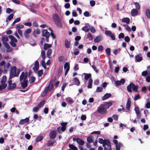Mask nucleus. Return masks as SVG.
<instances>
[{
    "label": "nucleus",
    "instance_id": "f257e3e1",
    "mask_svg": "<svg viewBox=\"0 0 150 150\" xmlns=\"http://www.w3.org/2000/svg\"><path fill=\"white\" fill-rule=\"evenodd\" d=\"M53 16L54 21L57 26L60 28H62V24L58 15L57 13H55L53 15Z\"/></svg>",
    "mask_w": 150,
    "mask_h": 150
},
{
    "label": "nucleus",
    "instance_id": "f03ea898",
    "mask_svg": "<svg viewBox=\"0 0 150 150\" xmlns=\"http://www.w3.org/2000/svg\"><path fill=\"white\" fill-rule=\"evenodd\" d=\"M139 86L138 85H135L133 83H130L129 85L127 86V91L129 93H131L132 91V88L133 91L135 92H137Z\"/></svg>",
    "mask_w": 150,
    "mask_h": 150
},
{
    "label": "nucleus",
    "instance_id": "7ed1b4c3",
    "mask_svg": "<svg viewBox=\"0 0 150 150\" xmlns=\"http://www.w3.org/2000/svg\"><path fill=\"white\" fill-rule=\"evenodd\" d=\"M54 82V80H52L50 81L48 86L44 90L43 93V95L42 96H44L46 95L47 94V91H52L53 88V85Z\"/></svg>",
    "mask_w": 150,
    "mask_h": 150
},
{
    "label": "nucleus",
    "instance_id": "20e7f679",
    "mask_svg": "<svg viewBox=\"0 0 150 150\" xmlns=\"http://www.w3.org/2000/svg\"><path fill=\"white\" fill-rule=\"evenodd\" d=\"M110 141L108 139H106L105 143L102 145L104 150H112L111 145Z\"/></svg>",
    "mask_w": 150,
    "mask_h": 150
},
{
    "label": "nucleus",
    "instance_id": "39448f33",
    "mask_svg": "<svg viewBox=\"0 0 150 150\" xmlns=\"http://www.w3.org/2000/svg\"><path fill=\"white\" fill-rule=\"evenodd\" d=\"M50 36V33L47 30L44 29L42 31V36L46 37V41L47 42H49V37Z\"/></svg>",
    "mask_w": 150,
    "mask_h": 150
},
{
    "label": "nucleus",
    "instance_id": "423d86ee",
    "mask_svg": "<svg viewBox=\"0 0 150 150\" xmlns=\"http://www.w3.org/2000/svg\"><path fill=\"white\" fill-rule=\"evenodd\" d=\"M107 110L105 108L103 104H101L98 107L97 109L98 112L101 114H104L106 112Z\"/></svg>",
    "mask_w": 150,
    "mask_h": 150
},
{
    "label": "nucleus",
    "instance_id": "0eeeda50",
    "mask_svg": "<svg viewBox=\"0 0 150 150\" xmlns=\"http://www.w3.org/2000/svg\"><path fill=\"white\" fill-rule=\"evenodd\" d=\"M28 73L27 72H25V73L23 71L22 72L20 76V81H23L28 80L26 79L28 77Z\"/></svg>",
    "mask_w": 150,
    "mask_h": 150
},
{
    "label": "nucleus",
    "instance_id": "6e6552de",
    "mask_svg": "<svg viewBox=\"0 0 150 150\" xmlns=\"http://www.w3.org/2000/svg\"><path fill=\"white\" fill-rule=\"evenodd\" d=\"M16 67L14 66L12 67L10 71V76L9 79H11L13 77H14V74L16 70Z\"/></svg>",
    "mask_w": 150,
    "mask_h": 150
},
{
    "label": "nucleus",
    "instance_id": "1a4fd4ad",
    "mask_svg": "<svg viewBox=\"0 0 150 150\" xmlns=\"http://www.w3.org/2000/svg\"><path fill=\"white\" fill-rule=\"evenodd\" d=\"M8 81V88L9 90H11L16 88V85L15 83H12V81L11 79H10Z\"/></svg>",
    "mask_w": 150,
    "mask_h": 150
},
{
    "label": "nucleus",
    "instance_id": "9d476101",
    "mask_svg": "<svg viewBox=\"0 0 150 150\" xmlns=\"http://www.w3.org/2000/svg\"><path fill=\"white\" fill-rule=\"evenodd\" d=\"M105 34L108 36L110 37L112 40H115V35L110 30H105Z\"/></svg>",
    "mask_w": 150,
    "mask_h": 150
},
{
    "label": "nucleus",
    "instance_id": "9b49d317",
    "mask_svg": "<svg viewBox=\"0 0 150 150\" xmlns=\"http://www.w3.org/2000/svg\"><path fill=\"white\" fill-rule=\"evenodd\" d=\"M57 135V132L56 131L53 130L50 132L49 134V136L50 138L53 139L55 138Z\"/></svg>",
    "mask_w": 150,
    "mask_h": 150
},
{
    "label": "nucleus",
    "instance_id": "f8f14e48",
    "mask_svg": "<svg viewBox=\"0 0 150 150\" xmlns=\"http://www.w3.org/2000/svg\"><path fill=\"white\" fill-rule=\"evenodd\" d=\"M74 141H76L77 143L79 145H83L85 143L84 142L79 138H74L73 139Z\"/></svg>",
    "mask_w": 150,
    "mask_h": 150
},
{
    "label": "nucleus",
    "instance_id": "ddd939ff",
    "mask_svg": "<svg viewBox=\"0 0 150 150\" xmlns=\"http://www.w3.org/2000/svg\"><path fill=\"white\" fill-rule=\"evenodd\" d=\"M31 30L30 28L27 29L25 31L24 34L25 37L26 38H28L29 37V35L28 34H29L31 32Z\"/></svg>",
    "mask_w": 150,
    "mask_h": 150
},
{
    "label": "nucleus",
    "instance_id": "4468645a",
    "mask_svg": "<svg viewBox=\"0 0 150 150\" xmlns=\"http://www.w3.org/2000/svg\"><path fill=\"white\" fill-rule=\"evenodd\" d=\"M39 63L38 61H35L34 64V67L33 68V70L35 71H38L39 67Z\"/></svg>",
    "mask_w": 150,
    "mask_h": 150
},
{
    "label": "nucleus",
    "instance_id": "2eb2a0df",
    "mask_svg": "<svg viewBox=\"0 0 150 150\" xmlns=\"http://www.w3.org/2000/svg\"><path fill=\"white\" fill-rule=\"evenodd\" d=\"M131 102L130 100V99L129 98H128L127 99V100L126 105V108L128 110H130V109L131 106Z\"/></svg>",
    "mask_w": 150,
    "mask_h": 150
},
{
    "label": "nucleus",
    "instance_id": "dca6fc26",
    "mask_svg": "<svg viewBox=\"0 0 150 150\" xmlns=\"http://www.w3.org/2000/svg\"><path fill=\"white\" fill-rule=\"evenodd\" d=\"M21 86L23 88H26L28 86V80L23 81H21Z\"/></svg>",
    "mask_w": 150,
    "mask_h": 150
},
{
    "label": "nucleus",
    "instance_id": "f3484780",
    "mask_svg": "<svg viewBox=\"0 0 150 150\" xmlns=\"http://www.w3.org/2000/svg\"><path fill=\"white\" fill-rule=\"evenodd\" d=\"M104 107L106 109V110L108 109L112 105V103L110 102H105L104 104H103Z\"/></svg>",
    "mask_w": 150,
    "mask_h": 150
},
{
    "label": "nucleus",
    "instance_id": "a211bd4d",
    "mask_svg": "<svg viewBox=\"0 0 150 150\" xmlns=\"http://www.w3.org/2000/svg\"><path fill=\"white\" fill-rule=\"evenodd\" d=\"M29 120V118L26 117L25 119L21 120L19 122V124L21 125H23L24 123L28 122Z\"/></svg>",
    "mask_w": 150,
    "mask_h": 150
},
{
    "label": "nucleus",
    "instance_id": "6ab92c4d",
    "mask_svg": "<svg viewBox=\"0 0 150 150\" xmlns=\"http://www.w3.org/2000/svg\"><path fill=\"white\" fill-rule=\"evenodd\" d=\"M64 45L65 47L67 49L69 48L70 47L71 42L70 41H68L67 40H65L64 41Z\"/></svg>",
    "mask_w": 150,
    "mask_h": 150
},
{
    "label": "nucleus",
    "instance_id": "aec40b11",
    "mask_svg": "<svg viewBox=\"0 0 150 150\" xmlns=\"http://www.w3.org/2000/svg\"><path fill=\"white\" fill-rule=\"evenodd\" d=\"M131 15L133 16H134L137 15L138 11L136 9L134 8L131 10Z\"/></svg>",
    "mask_w": 150,
    "mask_h": 150
},
{
    "label": "nucleus",
    "instance_id": "412c9836",
    "mask_svg": "<svg viewBox=\"0 0 150 150\" xmlns=\"http://www.w3.org/2000/svg\"><path fill=\"white\" fill-rule=\"evenodd\" d=\"M111 96V94L110 93H107L105 94L102 98V100H105Z\"/></svg>",
    "mask_w": 150,
    "mask_h": 150
},
{
    "label": "nucleus",
    "instance_id": "4be33fe9",
    "mask_svg": "<svg viewBox=\"0 0 150 150\" xmlns=\"http://www.w3.org/2000/svg\"><path fill=\"white\" fill-rule=\"evenodd\" d=\"M83 74L85 75L84 78L86 80H88L89 79H90L91 77V74L90 73H83Z\"/></svg>",
    "mask_w": 150,
    "mask_h": 150
},
{
    "label": "nucleus",
    "instance_id": "5701e85b",
    "mask_svg": "<svg viewBox=\"0 0 150 150\" xmlns=\"http://www.w3.org/2000/svg\"><path fill=\"white\" fill-rule=\"evenodd\" d=\"M8 37L9 38V39L11 40V41H13L16 43L17 42V40L12 35H9L8 36Z\"/></svg>",
    "mask_w": 150,
    "mask_h": 150
},
{
    "label": "nucleus",
    "instance_id": "b1692460",
    "mask_svg": "<svg viewBox=\"0 0 150 150\" xmlns=\"http://www.w3.org/2000/svg\"><path fill=\"white\" fill-rule=\"evenodd\" d=\"M101 37L100 36H97L94 39V42L96 43H98L101 40Z\"/></svg>",
    "mask_w": 150,
    "mask_h": 150
},
{
    "label": "nucleus",
    "instance_id": "393cba45",
    "mask_svg": "<svg viewBox=\"0 0 150 150\" xmlns=\"http://www.w3.org/2000/svg\"><path fill=\"white\" fill-rule=\"evenodd\" d=\"M55 142V141H52L51 140L49 141L47 144V146H50L52 145Z\"/></svg>",
    "mask_w": 150,
    "mask_h": 150
},
{
    "label": "nucleus",
    "instance_id": "a878e982",
    "mask_svg": "<svg viewBox=\"0 0 150 150\" xmlns=\"http://www.w3.org/2000/svg\"><path fill=\"white\" fill-rule=\"evenodd\" d=\"M122 21L123 22H125L129 24L130 23V19L128 18H125L122 19Z\"/></svg>",
    "mask_w": 150,
    "mask_h": 150
},
{
    "label": "nucleus",
    "instance_id": "bb28decb",
    "mask_svg": "<svg viewBox=\"0 0 150 150\" xmlns=\"http://www.w3.org/2000/svg\"><path fill=\"white\" fill-rule=\"evenodd\" d=\"M51 47L52 45L51 44L45 43L44 44L43 48L45 50H46L47 49Z\"/></svg>",
    "mask_w": 150,
    "mask_h": 150
},
{
    "label": "nucleus",
    "instance_id": "cd10ccee",
    "mask_svg": "<svg viewBox=\"0 0 150 150\" xmlns=\"http://www.w3.org/2000/svg\"><path fill=\"white\" fill-rule=\"evenodd\" d=\"M135 58L137 62H140L143 59L142 57H139V55L135 56Z\"/></svg>",
    "mask_w": 150,
    "mask_h": 150
},
{
    "label": "nucleus",
    "instance_id": "c85d7f7f",
    "mask_svg": "<svg viewBox=\"0 0 150 150\" xmlns=\"http://www.w3.org/2000/svg\"><path fill=\"white\" fill-rule=\"evenodd\" d=\"M92 83H93V80L91 79H89L88 80V88H91Z\"/></svg>",
    "mask_w": 150,
    "mask_h": 150
},
{
    "label": "nucleus",
    "instance_id": "c756f323",
    "mask_svg": "<svg viewBox=\"0 0 150 150\" xmlns=\"http://www.w3.org/2000/svg\"><path fill=\"white\" fill-rule=\"evenodd\" d=\"M43 139V137L42 136H40L36 138L35 141L36 143H37L41 141Z\"/></svg>",
    "mask_w": 150,
    "mask_h": 150
},
{
    "label": "nucleus",
    "instance_id": "7c9ffc66",
    "mask_svg": "<svg viewBox=\"0 0 150 150\" xmlns=\"http://www.w3.org/2000/svg\"><path fill=\"white\" fill-rule=\"evenodd\" d=\"M73 81L75 83V84L77 86H79L80 84V82L79 79L76 77L74 78L73 79Z\"/></svg>",
    "mask_w": 150,
    "mask_h": 150
},
{
    "label": "nucleus",
    "instance_id": "2f4dec72",
    "mask_svg": "<svg viewBox=\"0 0 150 150\" xmlns=\"http://www.w3.org/2000/svg\"><path fill=\"white\" fill-rule=\"evenodd\" d=\"M45 103V100H42V101L40 102L37 105L38 107L39 108L42 107L44 105Z\"/></svg>",
    "mask_w": 150,
    "mask_h": 150
},
{
    "label": "nucleus",
    "instance_id": "473e14b6",
    "mask_svg": "<svg viewBox=\"0 0 150 150\" xmlns=\"http://www.w3.org/2000/svg\"><path fill=\"white\" fill-rule=\"evenodd\" d=\"M145 14L147 17L149 19H150V10L149 9H146V11Z\"/></svg>",
    "mask_w": 150,
    "mask_h": 150
},
{
    "label": "nucleus",
    "instance_id": "72a5a7b5",
    "mask_svg": "<svg viewBox=\"0 0 150 150\" xmlns=\"http://www.w3.org/2000/svg\"><path fill=\"white\" fill-rule=\"evenodd\" d=\"M7 84L5 83H2L1 85H0V91L4 89L7 86Z\"/></svg>",
    "mask_w": 150,
    "mask_h": 150
},
{
    "label": "nucleus",
    "instance_id": "f704fd0d",
    "mask_svg": "<svg viewBox=\"0 0 150 150\" xmlns=\"http://www.w3.org/2000/svg\"><path fill=\"white\" fill-rule=\"evenodd\" d=\"M52 52V49L49 48L48 50L47 53V56L49 58V57L51 55Z\"/></svg>",
    "mask_w": 150,
    "mask_h": 150
},
{
    "label": "nucleus",
    "instance_id": "c9c22d12",
    "mask_svg": "<svg viewBox=\"0 0 150 150\" xmlns=\"http://www.w3.org/2000/svg\"><path fill=\"white\" fill-rule=\"evenodd\" d=\"M122 26L125 27L126 30L128 32L131 31V29L128 25L126 24H123L122 25Z\"/></svg>",
    "mask_w": 150,
    "mask_h": 150
},
{
    "label": "nucleus",
    "instance_id": "e433bc0d",
    "mask_svg": "<svg viewBox=\"0 0 150 150\" xmlns=\"http://www.w3.org/2000/svg\"><path fill=\"white\" fill-rule=\"evenodd\" d=\"M36 79V78L34 76H31L29 79V81L30 83H34Z\"/></svg>",
    "mask_w": 150,
    "mask_h": 150
},
{
    "label": "nucleus",
    "instance_id": "4c0bfd02",
    "mask_svg": "<svg viewBox=\"0 0 150 150\" xmlns=\"http://www.w3.org/2000/svg\"><path fill=\"white\" fill-rule=\"evenodd\" d=\"M92 138L93 137L91 136L88 137L87 139V140L88 142L89 143H92L93 142Z\"/></svg>",
    "mask_w": 150,
    "mask_h": 150
},
{
    "label": "nucleus",
    "instance_id": "58836bf2",
    "mask_svg": "<svg viewBox=\"0 0 150 150\" xmlns=\"http://www.w3.org/2000/svg\"><path fill=\"white\" fill-rule=\"evenodd\" d=\"M69 148L73 150H78L77 148L73 144H69Z\"/></svg>",
    "mask_w": 150,
    "mask_h": 150
},
{
    "label": "nucleus",
    "instance_id": "ea45409f",
    "mask_svg": "<svg viewBox=\"0 0 150 150\" xmlns=\"http://www.w3.org/2000/svg\"><path fill=\"white\" fill-rule=\"evenodd\" d=\"M105 52L108 56H110L111 51L110 49V48H106L105 50Z\"/></svg>",
    "mask_w": 150,
    "mask_h": 150
},
{
    "label": "nucleus",
    "instance_id": "a19ab883",
    "mask_svg": "<svg viewBox=\"0 0 150 150\" xmlns=\"http://www.w3.org/2000/svg\"><path fill=\"white\" fill-rule=\"evenodd\" d=\"M64 69H70V64H69L67 62H66L64 66Z\"/></svg>",
    "mask_w": 150,
    "mask_h": 150
},
{
    "label": "nucleus",
    "instance_id": "79ce46f5",
    "mask_svg": "<svg viewBox=\"0 0 150 150\" xmlns=\"http://www.w3.org/2000/svg\"><path fill=\"white\" fill-rule=\"evenodd\" d=\"M87 38L90 41H91L93 39V37L92 35V34L90 33H89L87 35Z\"/></svg>",
    "mask_w": 150,
    "mask_h": 150
},
{
    "label": "nucleus",
    "instance_id": "37998d69",
    "mask_svg": "<svg viewBox=\"0 0 150 150\" xmlns=\"http://www.w3.org/2000/svg\"><path fill=\"white\" fill-rule=\"evenodd\" d=\"M63 70V67H59L58 72V76H61L62 74Z\"/></svg>",
    "mask_w": 150,
    "mask_h": 150
},
{
    "label": "nucleus",
    "instance_id": "c03bdc74",
    "mask_svg": "<svg viewBox=\"0 0 150 150\" xmlns=\"http://www.w3.org/2000/svg\"><path fill=\"white\" fill-rule=\"evenodd\" d=\"M105 141H106V139H103L101 138L98 139V142L100 144H102V145L105 143Z\"/></svg>",
    "mask_w": 150,
    "mask_h": 150
},
{
    "label": "nucleus",
    "instance_id": "a18cd8bd",
    "mask_svg": "<svg viewBox=\"0 0 150 150\" xmlns=\"http://www.w3.org/2000/svg\"><path fill=\"white\" fill-rule=\"evenodd\" d=\"M134 4L137 10L140 9V6L139 3L138 2H134Z\"/></svg>",
    "mask_w": 150,
    "mask_h": 150
},
{
    "label": "nucleus",
    "instance_id": "49530a36",
    "mask_svg": "<svg viewBox=\"0 0 150 150\" xmlns=\"http://www.w3.org/2000/svg\"><path fill=\"white\" fill-rule=\"evenodd\" d=\"M41 55L43 60H45L46 57L45 52L43 50L42 51Z\"/></svg>",
    "mask_w": 150,
    "mask_h": 150
},
{
    "label": "nucleus",
    "instance_id": "de8ad7c7",
    "mask_svg": "<svg viewBox=\"0 0 150 150\" xmlns=\"http://www.w3.org/2000/svg\"><path fill=\"white\" fill-rule=\"evenodd\" d=\"M103 90L102 88L100 87H98L97 88L96 92H101Z\"/></svg>",
    "mask_w": 150,
    "mask_h": 150
},
{
    "label": "nucleus",
    "instance_id": "09e8293b",
    "mask_svg": "<svg viewBox=\"0 0 150 150\" xmlns=\"http://www.w3.org/2000/svg\"><path fill=\"white\" fill-rule=\"evenodd\" d=\"M43 74V70H39L38 72V74L39 77H40L42 76Z\"/></svg>",
    "mask_w": 150,
    "mask_h": 150
},
{
    "label": "nucleus",
    "instance_id": "8fccbe9b",
    "mask_svg": "<svg viewBox=\"0 0 150 150\" xmlns=\"http://www.w3.org/2000/svg\"><path fill=\"white\" fill-rule=\"evenodd\" d=\"M41 64L42 66L45 69H46V66L45 65V62L44 61V60H42L41 61Z\"/></svg>",
    "mask_w": 150,
    "mask_h": 150
},
{
    "label": "nucleus",
    "instance_id": "3c124183",
    "mask_svg": "<svg viewBox=\"0 0 150 150\" xmlns=\"http://www.w3.org/2000/svg\"><path fill=\"white\" fill-rule=\"evenodd\" d=\"M6 76H3L2 78V79L1 81V82L2 83H4L6 82Z\"/></svg>",
    "mask_w": 150,
    "mask_h": 150
},
{
    "label": "nucleus",
    "instance_id": "603ef678",
    "mask_svg": "<svg viewBox=\"0 0 150 150\" xmlns=\"http://www.w3.org/2000/svg\"><path fill=\"white\" fill-rule=\"evenodd\" d=\"M24 26L23 25L19 24L17 25L16 26V28L20 30L21 29H22L24 28Z\"/></svg>",
    "mask_w": 150,
    "mask_h": 150
},
{
    "label": "nucleus",
    "instance_id": "864d4df0",
    "mask_svg": "<svg viewBox=\"0 0 150 150\" xmlns=\"http://www.w3.org/2000/svg\"><path fill=\"white\" fill-rule=\"evenodd\" d=\"M134 110L136 113V114H137L139 113L140 112L139 109V107L137 106H136L135 107Z\"/></svg>",
    "mask_w": 150,
    "mask_h": 150
},
{
    "label": "nucleus",
    "instance_id": "5fc2aeb1",
    "mask_svg": "<svg viewBox=\"0 0 150 150\" xmlns=\"http://www.w3.org/2000/svg\"><path fill=\"white\" fill-rule=\"evenodd\" d=\"M20 69H18L17 71H16L15 72V73L14 74V76L15 77H17L19 75V73L20 72Z\"/></svg>",
    "mask_w": 150,
    "mask_h": 150
},
{
    "label": "nucleus",
    "instance_id": "6e6d98bb",
    "mask_svg": "<svg viewBox=\"0 0 150 150\" xmlns=\"http://www.w3.org/2000/svg\"><path fill=\"white\" fill-rule=\"evenodd\" d=\"M13 11V10L10 8H7L6 9V12L7 13H10Z\"/></svg>",
    "mask_w": 150,
    "mask_h": 150
},
{
    "label": "nucleus",
    "instance_id": "4d7b16f0",
    "mask_svg": "<svg viewBox=\"0 0 150 150\" xmlns=\"http://www.w3.org/2000/svg\"><path fill=\"white\" fill-rule=\"evenodd\" d=\"M3 44L4 46L7 49H9L10 48V47L8 44L6 42H3Z\"/></svg>",
    "mask_w": 150,
    "mask_h": 150
},
{
    "label": "nucleus",
    "instance_id": "13d9d810",
    "mask_svg": "<svg viewBox=\"0 0 150 150\" xmlns=\"http://www.w3.org/2000/svg\"><path fill=\"white\" fill-rule=\"evenodd\" d=\"M14 15L13 14H10L8 16V21H11L13 18Z\"/></svg>",
    "mask_w": 150,
    "mask_h": 150
},
{
    "label": "nucleus",
    "instance_id": "bf43d9fd",
    "mask_svg": "<svg viewBox=\"0 0 150 150\" xmlns=\"http://www.w3.org/2000/svg\"><path fill=\"white\" fill-rule=\"evenodd\" d=\"M124 37H125L124 34L123 33H120L118 35V38L119 39H120L121 38H124Z\"/></svg>",
    "mask_w": 150,
    "mask_h": 150
},
{
    "label": "nucleus",
    "instance_id": "052dcab7",
    "mask_svg": "<svg viewBox=\"0 0 150 150\" xmlns=\"http://www.w3.org/2000/svg\"><path fill=\"white\" fill-rule=\"evenodd\" d=\"M140 96L139 94L136 95L134 97V100H136L139 99L140 98Z\"/></svg>",
    "mask_w": 150,
    "mask_h": 150
},
{
    "label": "nucleus",
    "instance_id": "680f3d73",
    "mask_svg": "<svg viewBox=\"0 0 150 150\" xmlns=\"http://www.w3.org/2000/svg\"><path fill=\"white\" fill-rule=\"evenodd\" d=\"M92 67L93 70L96 71V73H98V70L97 69L96 66L94 65H93L92 66Z\"/></svg>",
    "mask_w": 150,
    "mask_h": 150
},
{
    "label": "nucleus",
    "instance_id": "e2e57ef3",
    "mask_svg": "<svg viewBox=\"0 0 150 150\" xmlns=\"http://www.w3.org/2000/svg\"><path fill=\"white\" fill-rule=\"evenodd\" d=\"M115 85L116 86H117L121 85L120 81H115Z\"/></svg>",
    "mask_w": 150,
    "mask_h": 150
},
{
    "label": "nucleus",
    "instance_id": "0e129e2a",
    "mask_svg": "<svg viewBox=\"0 0 150 150\" xmlns=\"http://www.w3.org/2000/svg\"><path fill=\"white\" fill-rule=\"evenodd\" d=\"M15 43V42H13V41H10V44L12 46L14 47H16V46Z\"/></svg>",
    "mask_w": 150,
    "mask_h": 150
},
{
    "label": "nucleus",
    "instance_id": "69168bd1",
    "mask_svg": "<svg viewBox=\"0 0 150 150\" xmlns=\"http://www.w3.org/2000/svg\"><path fill=\"white\" fill-rule=\"evenodd\" d=\"M90 5L91 6H94L96 4L95 2L93 0L91 1H90Z\"/></svg>",
    "mask_w": 150,
    "mask_h": 150
},
{
    "label": "nucleus",
    "instance_id": "338daca9",
    "mask_svg": "<svg viewBox=\"0 0 150 150\" xmlns=\"http://www.w3.org/2000/svg\"><path fill=\"white\" fill-rule=\"evenodd\" d=\"M103 49V47L102 45L99 46L98 48V51L100 52L102 51Z\"/></svg>",
    "mask_w": 150,
    "mask_h": 150
},
{
    "label": "nucleus",
    "instance_id": "774afa93",
    "mask_svg": "<svg viewBox=\"0 0 150 150\" xmlns=\"http://www.w3.org/2000/svg\"><path fill=\"white\" fill-rule=\"evenodd\" d=\"M125 40L127 42H129L130 41V38L128 36H126L125 38Z\"/></svg>",
    "mask_w": 150,
    "mask_h": 150
}]
</instances>
